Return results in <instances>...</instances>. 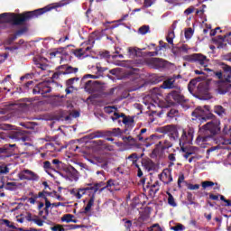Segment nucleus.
<instances>
[{
	"label": "nucleus",
	"instance_id": "5fc2aeb1",
	"mask_svg": "<svg viewBox=\"0 0 231 231\" xmlns=\"http://www.w3.org/2000/svg\"><path fill=\"white\" fill-rule=\"evenodd\" d=\"M35 218V215L30 213V212H27L26 213V216H25V219L26 221H28L29 223H33V219Z\"/></svg>",
	"mask_w": 231,
	"mask_h": 231
},
{
	"label": "nucleus",
	"instance_id": "864d4df0",
	"mask_svg": "<svg viewBox=\"0 0 231 231\" xmlns=\"http://www.w3.org/2000/svg\"><path fill=\"white\" fill-rule=\"evenodd\" d=\"M43 169H49L50 171H55V168L53 165H51V162L50 161H46L43 162Z\"/></svg>",
	"mask_w": 231,
	"mask_h": 231
},
{
	"label": "nucleus",
	"instance_id": "1a4fd4ad",
	"mask_svg": "<svg viewBox=\"0 0 231 231\" xmlns=\"http://www.w3.org/2000/svg\"><path fill=\"white\" fill-rule=\"evenodd\" d=\"M20 180H27V181H39L40 177L37 173L32 171V170H23L18 173Z\"/></svg>",
	"mask_w": 231,
	"mask_h": 231
},
{
	"label": "nucleus",
	"instance_id": "2eb2a0df",
	"mask_svg": "<svg viewBox=\"0 0 231 231\" xmlns=\"http://www.w3.org/2000/svg\"><path fill=\"white\" fill-rule=\"evenodd\" d=\"M145 189L149 190V196L154 197L160 190V181L148 182Z\"/></svg>",
	"mask_w": 231,
	"mask_h": 231
},
{
	"label": "nucleus",
	"instance_id": "4d7b16f0",
	"mask_svg": "<svg viewBox=\"0 0 231 231\" xmlns=\"http://www.w3.org/2000/svg\"><path fill=\"white\" fill-rule=\"evenodd\" d=\"M185 181V175L183 173H180L179 179H178V187L179 189H181V183Z\"/></svg>",
	"mask_w": 231,
	"mask_h": 231
},
{
	"label": "nucleus",
	"instance_id": "de8ad7c7",
	"mask_svg": "<svg viewBox=\"0 0 231 231\" xmlns=\"http://www.w3.org/2000/svg\"><path fill=\"white\" fill-rule=\"evenodd\" d=\"M129 57H138V50L136 48H128Z\"/></svg>",
	"mask_w": 231,
	"mask_h": 231
},
{
	"label": "nucleus",
	"instance_id": "72a5a7b5",
	"mask_svg": "<svg viewBox=\"0 0 231 231\" xmlns=\"http://www.w3.org/2000/svg\"><path fill=\"white\" fill-rule=\"evenodd\" d=\"M73 53L78 59L86 56V51H84V48L76 49L73 51Z\"/></svg>",
	"mask_w": 231,
	"mask_h": 231
},
{
	"label": "nucleus",
	"instance_id": "6e6d98bb",
	"mask_svg": "<svg viewBox=\"0 0 231 231\" xmlns=\"http://www.w3.org/2000/svg\"><path fill=\"white\" fill-rule=\"evenodd\" d=\"M194 34V31H192V28H189L187 31H185L184 35L186 39H190L192 35Z\"/></svg>",
	"mask_w": 231,
	"mask_h": 231
},
{
	"label": "nucleus",
	"instance_id": "774afa93",
	"mask_svg": "<svg viewBox=\"0 0 231 231\" xmlns=\"http://www.w3.org/2000/svg\"><path fill=\"white\" fill-rule=\"evenodd\" d=\"M223 133L224 134H231V125L228 126L226 125L223 128Z\"/></svg>",
	"mask_w": 231,
	"mask_h": 231
},
{
	"label": "nucleus",
	"instance_id": "f257e3e1",
	"mask_svg": "<svg viewBox=\"0 0 231 231\" xmlns=\"http://www.w3.org/2000/svg\"><path fill=\"white\" fill-rule=\"evenodd\" d=\"M191 116L195 120H199V124L211 120L199 127V136L196 139L198 143H205L221 133V121L210 113V106H197Z\"/></svg>",
	"mask_w": 231,
	"mask_h": 231
},
{
	"label": "nucleus",
	"instance_id": "6e6552de",
	"mask_svg": "<svg viewBox=\"0 0 231 231\" xmlns=\"http://www.w3.org/2000/svg\"><path fill=\"white\" fill-rule=\"evenodd\" d=\"M79 68H73L71 66L64 65L60 68V70L56 71L52 75V79H60V75H71L72 73H77Z\"/></svg>",
	"mask_w": 231,
	"mask_h": 231
},
{
	"label": "nucleus",
	"instance_id": "412c9836",
	"mask_svg": "<svg viewBox=\"0 0 231 231\" xmlns=\"http://www.w3.org/2000/svg\"><path fill=\"white\" fill-rule=\"evenodd\" d=\"M65 172L70 178V180H72L74 181L79 180V171H77V169H75V167L69 166V167L65 168Z\"/></svg>",
	"mask_w": 231,
	"mask_h": 231
},
{
	"label": "nucleus",
	"instance_id": "f8f14e48",
	"mask_svg": "<svg viewBox=\"0 0 231 231\" xmlns=\"http://www.w3.org/2000/svg\"><path fill=\"white\" fill-rule=\"evenodd\" d=\"M33 62L37 68L42 69V71H46L48 68H50V65L48 64V59L42 57V56H36L33 58Z\"/></svg>",
	"mask_w": 231,
	"mask_h": 231
},
{
	"label": "nucleus",
	"instance_id": "bb28decb",
	"mask_svg": "<svg viewBox=\"0 0 231 231\" xmlns=\"http://www.w3.org/2000/svg\"><path fill=\"white\" fill-rule=\"evenodd\" d=\"M123 141L125 143H130L131 145H134V147H139L140 144H138V139L134 138L133 136L129 135V136H123Z\"/></svg>",
	"mask_w": 231,
	"mask_h": 231
},
{
	"label": "nucleus",
	"instance_id": "20e7f679",
	"mask_svg": "<svg viewBox=\"0 0 231 231\" xmlns=\"http://www.w3.org/2000/svg\"><path fill=\"white\" fill-rule=\"evenodd\" d=\"M166 102L169 106H176V104H185L187 99L181 94V89L179 88L177 90H172L166 97Z\"/></svg>",
	"mask_w": 231,
	"mask_h": 231
},
{
	"label": "nucleus",
	"instance_id": "a19ab883",
	"mask_svg": "<svg viewBox=\"0 0 231 231\" xmlns=\"http://www.w3.org/2000/svg\"><path fill=\"white\" fill-rule=\"evenodd\" d=\"M205 71H209V73H213V75H215L217 77V79H218L219 80H221V79H223V77H225V75H223L222 71H214L210 69H204Z\"/></svg>",
	"mask_w": 231,
	"mask_h": 231
},
{
	"label": "nucleus",
	"instance_id": "680f3d73",
	"mask_svg": "<svg viewBox=\"0 0 231 231\" xmlns=\"http://www.w3.org/2000/svg\"><path fill=\"white\" fill-rule=\"evenodd\" d=\"M10 172V169L8 166H0V174H8Z\"/></svg>",
	"mask_w": 231,
	"mask_h": 231
},
{
	"label": "nucleus",
	"instance_id": "9b49d317",
	"mask_svg": "<svg viewBox=\"0 0 231 231\" xmlns=\"http://www.w3.org/2000/svg\"><path fill=\"white\" fill-rule=\"evenodd\" d=\"M28 134H32V132L28 130H17L16 132L13 133L12 138L14 140H17L18 142H28L30 140V136Z\"/></svg>",
	"mask_w": 231,
	"mask_h": 231
},
{
	"label": "nucleus",
	"instance_id": "c756f323",
	"mask_svg": "<svg viewBox=\"0 0 231 231\" xmlns=\"http://www.w3.org/2000/svg\"><path fill=\"white\" fill-rule=\"evenodd\" d=\"M201 80V78L199 77L195 79H191L189 81V83L188 84V89L189 91V93H192V91H194V88L196 87V84H198V82H199Z\"/></svg>",
	"mask_w": 231,
	"mask_h": 231
},
{
	"label": "nucleus",
	"instance_id": "7c9ffc66",
	"mask_svg": "<svg viewBox=\"0 0 231 231\" xmlns=\"http://www.w3.org/2000/svg\"><path fill=\"white\" fill-rule=\"evenodd\" d=\"M105 134H113V136H122L124 134V131L120 128H114L112 131H106Z\"/></svg>",
	"mask_w": 231,
	"mask_h": 231
},
{
	"label": "nucleus",
	"instance_id": "a878e982",
	"mask_svg": "<svg viewBox=\"0 0 231 231\" xmlns=\"http://www.w3.org/2000/svg\"><path fill=\"white\" fill-rule=\"evenodd\" d=\"M89 196H90V199H89L87 206L85 207L83 214H88V212H90L91 211V207H93L95 205V196L96 195L93 194V193H90Z\"/></svg>",
	"mask_w": 231,
	"mask_h": 231
},
{
	"label": "nucleus",
	"instance_id": "13d9d810",
	"mask_svg": "<svg viewBox=\"0 0 231 231\" xmlns=\"http://www.w3.org/2000/svg\"><path fill=\"white\" fill-rule=\"evenodd\" d=\"M54 170L55 169H60V163H62L61 162L59 161V159H53L51 162Z\"/></svg>",
	"mask_w": 231,
	"mask_h": 231
},
{
	"label": "nucleus",
	"instance_id": "37998d69",
	"mask_svg": "<svg viewBox=\"0 0 231 231\" xmlns=\"http://www.w3.org/2000/svg\"><path fill=\"white\" fill-rule=\"evenodd\" d=\"M32 223L37 225V226H44V220L41 219V217H39V216H37V215H34V218L32 220Z\"/></svg>",
	"mask_w": 231,
	"mask_h": 231
},
{
	"label": "nucleus",
	"instance_id": "39448f33",
	"mask_svg": "<svg viewBox=\"0 0 231 231\" xmlns=\"http://www.w3.org/2000/svg\"><path fill=\"white\" fill-rule=\"evenodd\" d=\"M184 60H187V62H196V64H199L204 69H207V66H208V59H207V56L199 53H195L191 55H186L183 57Z\"/></svg>",
	"mask_w": 231,
	"mask_h": 231
},
{
	"label": "nucleus",
	"instance_id": "f704fd0d",
	"mask_svg": "<svg viewBox=\"0 0 231 231\" xmlns=\"http://www.w3.org/2000/svg\"><path fill=\"white\" fill-rule=\"evenodd\" d=\"M15 41H17V36L15 34H13L5 41V45L12 46V44H14Z\"/></svg>",
	"mask_w": 231,
	"mask_h": 231
},
{
	"label": "nucleus",
	"instance_id": "aec40b11",
	"mask_svg": "<svg viewBox=\"0 0 231 231\" xmlns=\"http://www.w3.org/2000/svg\"><path fill=\"white\" fill-rule=\"evenodd\" d=\"M213 113L217 115L219 118H225L228 115V111L221 105H216L213 107Z\"/></svg>",
	"mask_w": 231,
	"mask_h": 231
},
{
	"label": "nucleus",
	"instance_id": "473e14b6",
	"mask_svg": "<svg viewBox=\"0 0 231 231\" xmlns=\"http://www.w3.org/2000/svg\"><path fill=\"white\" fill-rule=\"evenodd\" d=\"M20 125L25 129H35V127H37V124L34 122H23L20 123Z\"/></svg>",
	"mask_w": 231,
	"mask_h": 231
},
{
	"label": "nucleus",
	"instance_id": "393cba45",
	"mask_svg": "<svg viewBox=\"0 0 231 231\" xmlns=\"http://www.w3.org/2000/svg\"><path fill=\"white\" fill-rule=\"evenodd\" d=\"M174 82H176V80L174 79H172V78L168 79L163 81L161 88L162 89H174V88H176V86L174 85Z\"/></svg>",
	"mask_w": 231,
	"mask_h": 231
},
{
	"label": "nucleus",
	"instance_id": "f3484780",
	"mask_svg": "<svg viewBox=\"0 0 231 231\" xmlns=\"http://www.w3.org/2000/svg\"><path fill=\"white\" fill-rule=\"evenodd\" d=\"M104 187H106V182L104 181L96 182L94 184L92 183L87 184V188L88 189V191L91 190L94 196H97V192H100V189H104Z\"/></svg>",
	"mask_w": 231,
	"mask_h": 231
},
{
	"label": "nucleus",
	"instance_id": "423d86ee",
	"mask_svg": "<svg viewBox=\"0 0 231 231\" xmlns=\"http://www.w3.org/2000/svg\"><path fill=\"white\" fill-rule=\"evenodd\" d=\"M111 118L113 122L117 121L118 124H122L120 118H123V124H125L126 127H132L134 124V117L126 116L124 113L119 114L118 112H114V116Z\"/></svg>",
	"mask_w": 231,
	"mask_h": 231
},
{
	"label": "nucleus",
	"instance_id": "c85d7f7f",
	"mask_svg": "<svg viewBox=\"0 0 231 231\" xmlns=\"http://www.w3.org/2000/svg\"><path fill=\"white\" fill-rule=\"evenodd\" d=\"M51 58L53 59L55 57H62V55H66V52H64V48H59L55 49L54 51L50 53Z\"/></svg>",
	"mask_w": 231,
	"mask_h": 231
},
{
	"label": "nucleus",
	"instance_id": "e433bc0d",
	"mask_svg": "<svg viewBox=\"0 0 231 231\" xmlns=\"http://www.w3.org/2000/svg\"><path fill=\"white\" fill-rule=\"evenodd\" d=\"M138 153H132L128 156V160L132 161L133 165L138 167Z\"/></svg>",
	"mask_w": 231,
	"mask_h": 231
},
{
	"label": "nucleus",
	"instance_id": "69168bd1",
	"mask_svg": "<svg viewBox=\"0 0 231 231\" xmlns=\"http://www.w3.org/2000/svg\"><path fill=\"white\" fill-rule=\"evenodd\" d=\"M194 10H196V8L194 6H189L188 7L185 11H184V14L186 15H190V14H194Z\"/></svg>",
	"mask_w": 231,
	"mask_h": 231
},
{
	"label": "nucleus",
	"instance_id": "c9c22d12",
	"mask_svg": "<svg viewBox=\"0 0 231 231\" xmlns=\"http://www.w3.org/2000/svg\"><path fill=\"white\" fill-rule=\"evenodd\" d=\"M167 116L169 118H174L176 116H180V111L176 108H171L168 113Z\"/></svg>",
	"mask_w": 231,
	"mask_h": 231
},
{
	"label": "nucleus",
	"instance_id": "c03bdc74",
	"mask_svg": "<svg viewBox=\"0 0 231 231\" xmlns=\"http://www.w3.org/2000/svg\"><path fill=\"white\" fill-rule=\"evenodd\" d=\"M73 217H75V216L71 214H66L61 217V221L65 223H71V221H73Z\"/></svg>",
	"mask_w": 231,
	"mask_h": 231
},
{
	"label": "nucleus",
	"instance_id": "e2e57ef3",
	"mask_svg": "<svg viewBox=\"0 0 231 231\" xmlns=\"http://www.w3.org/2000/svg\"><path fill=\"white\" fill-rule=\"evenodd\" d=\"M50 207H51V202H50V200H46L44 208L46 216L50 214Z\"/></svg>",
	"mask_w": 231,
	"mask_h": 231
},
{
	"label": "nucleus",
	"instance_id": "9d476101",
	"mask_svg": "<svg viewBox=\"0 0 231 231\" xmlns=\"http://www.w3.org/2000/svg\"><path fill=\"white\" fill-rule=\"evenodd\" d=\"M169 61L162 59V58H152L149 61V66L153 69H163V68H167Z\"/></svg>",
	"mask_w": 231,
	"mask_h": 231
},
{
	"label": "nucleus",
	"instance_id": "4468645a",
	"mask_svg": "<svg viewBox=\"0 0 231 231\" xmlns=\"http://www.w3.org/2000/svg\"><path fill=\"white\" fill-rule=\"evenodd\" d=\"M100 88V82L95 80H88L85 83V90L88 93H97Z\"/></svg>",
	"mask_w": 231,
	"mask_h": 231
},
{
	"label": "nucleus",
	"instance_id": "09e8293b",
	"mask_svg": "<svg viewBox=\"0 0 231 231\" xmlns=\"http://www.w3.org/2000/svg\"><path fill=\"white\" fill-rule=\"evenodd\" d=\"M168 204L171 205V207H176L177 205L174 197L171 193H168Z\"/></svg>",
	"mask_w": 231,
	"mask_h": 231
},
{
	"label": "nucleus",
	"instance_id": "338daca9",
	"mask_svg": "<svg viewBox=\"0 0 231 231\" xmlns=\"http://www.w3.org/2000/svg\"><path fill=\"white\" fill-rule=\"evenodd\" d=\"M52 231H64V226L56 225L51 227Z\"/></svg>",
	"mask_w": 231,
	"mask_h": 231
},
{
	"label": "nucleus",
	"instance_id": "a211bd4d",
	"mask_svg": "<svg viewBox=\"0 0 231 231\" xmlns=\"http://www.w3.org/2000/svg\"><path fill=\"white\" fill-rule=\"evenodd\" d=\"M177 26H178V21H174L166 36L167 42L169 44H171L172 46H174V37H176V34L174 33V30L177 28Z\"/></svg>",
	"mask_w": 231,
	"mask_h": 231
},
{
	"label": "nucleus",
	"instance_id": "7ed1b4c3",
	"mask_svg": "<svg viewBox=\"0 0 231 231\" xmlns=\"http://www.w3.org/2000/svg\"><path fill=\"white\" fill-rule=\"evenodd\" d=\"M218 66L224 71L225 82L218 86L217 93L219 95H226V93H231V66L225 62L218 63Z\"/></svg>",
	"mask_w": 231,
	"mask_h": 231
},
{
	"label": "nucleus",
	"instance_id": "79ce46f5",
	"mask_svg": "<svg viewBox=\"0 0 231 231\" xmlns=\"http://www.w3.org/2000/svg\"><path fill=\"white\" fill-rule=\"evenodd\" d=\"M45 149L47 152H55V151H57V149L55 148V144H53V143H47L45 144Z\"/></svg>",
	"mask_w": 231,
	"mask_h": 231
},
{
	"label": "nucleus",
	"instance_id": "2f4dec72",
	"mask_svg": "<svg viewBox=\"0 0 231 231\" xmlns=\"http://www.w3.org/2000/svg\"><path fill=\"white\" fill-rule=\"evenodd\" d=\"M48 196H51V193H50L46 190H43L42 192H39L37 195H34V198H35V199L42 198V199H45V203H46V201H49Z\"/></svg>",
	"mask_w": 231,
	"mask_h": 231
},
{
	"label": "nucleus",
	"instance_id": "0e129e2a",
	"mask_svg": "<svg viewBox=\"0 0 231 231\" xmlns=\"http://www.w3.org/2000/svg\"><path fill=\"white\" fill-rule=\"evenodd\" d=\"M118 108L116 106H106L105 107V112H106L108 115H111L113 111H116Z\"/></svg>",
	"mask_w": 231,
	"mask_h": 231
},
{
	"label": "nucleus",
	"instance_id": "5701e85b",
	"mask_svg": "<svg viewBox=\"0 0 231 231\" xmlns=\"http://www.w3.org/2000/svg\"><path fill=\"white\" fill-rule=\"evenodd\" d=\"M152 208L151 207L144 208L143 211L141 213L140 217H138L139 223H143V221H147L151 216V212Z\"/></svg>",
	"mask_w": 231,
	"mask_h": 231
},
{
	"label": "nucleus",
	"instance_id": "dca6fc26",
	"mask_svg": "<svg viewBox=\"0 0 231 231\" xmlns=\"http://www.w3.org/2000/svg\"><path fill=\"white\" fill-rule=\"evenodd\" d=\"M159 180L164 183V185H169V183H172V174L171 173V170L166 169L159 174Z\"/></svg>",
	"mask_w": 231,
	"mask_h": 231
},
{
	"label": "nucleus",
	"instance_id": "f03ea898",
	"mask_svg": "<svg viewBox=\"0 0 231 231\" xmlns=\"http://www.w3.org/2000/svg\"><path fill=\"white\" fill-rule=\"evenodd\" d=\"M163 134H168L171 142H178L182 152H185V145L189 143L192 145V141L194 140V128L188 126V128L182 130L181 137L180 138V133L178 128L174 125H168L162 127Z\"/></svg>",
	"mask_w": 231,
	"mask_h": 231
},
{
	"label": "nucleus",
	"instance_id": "6ab92c4d",
	"mask_svg": "<svg viewBox=\"0 0 231 231\" xmlns=\"http://www.w3.org/2000/svg\"><path fill=\"white\" fill-rule=\"evenodd\" d=\"M89 191V188L85 187V188H79V189H72L70 190L71 196H74L76 199H82V196L86 195L87 192Z\"/></svg>",
	"mask_w": 231,
	"mask_h": 231
},
{
	"label": "nucleus",
	"instance_id": "ddd939ff",
	"mask_svg": "<svg viewBox=\"0 0 231 231\" xmlns=\"http://www.w3.org/2000/svg\"><path fill=\"white\" fill-rule=\"evenodd\" d=\"M120 184L116 180L110 179L106 181V184L105 187L101 188L99 189V192H104L106 189L109 190V192H115V190H120Z\"/></svg>",
	"mask_w": 231,
	"mask_h": 231
},
{
	"label": "nucleus",
	"instance_id": "8fccbe9b",
	"mask_svg": "<svg viewBox=\"0 0 231 231\" xmlns=\"http://www.w3.org/2000/svg\"><path fill=\"white\" fill-rule=\"evenodd\" d=\"M28 32V27H23L20 30L16 31L14 35L16 37H21V35H23V33H26Z\"/></svg>",
	"mask_w": 231,
	"mask_h": 231
},
{
	"label": "nucleus",
	"instance_id": "58836bf2",
	"mask_svg": "<svg viewBox=\"0 0 231 231\" xmlns=\"http://www.w3.org/2000/svg\"><path fill=\"white\" fill-rule=\"evenodd\" d=\"M146 139H147L146 147H151V145L154 143V140H158V135L152 134L149 137H146Z\"/></svg>",
	"mask_w": 231,
	"mask_h": 231
},
{
	"label": "nucleus",
	"instance_id": "0eeeda50",
	"mask_svg": "<svg viewBox=\"0 0 231 231\" xmlns=\"http://www.w3.org/2000/svg\"><path fill=\"white\" fill-rule=\"evenodd\" d=\"M32 93L33 95H48V93H51V87H50V83L43 81L33 88Z\"/></svg>",
	"mask_w": 231,
	"mask_h": 231
},
{
	"label": "nucleus",
	"instance_id": "052dcab7",
	"mask_svg": "<svg viewBox=\"0 0 231 231\" xmlns=\"http://www.w3.org/2000/svg\"><path fill=\"white\" fill-rule=\"evenodd\" d=\"M5 50H7V51H17V50H19V45L15 43L13 46L5 47Z\"/></svg>",
	"mask_w": 231,
	"mask_h": 231
},
{
	"label": "nucleus",
	"instance_id": "ea45409f",
	"mask_svg": "<svg viewBox=\"0 0 231 231\" xmlns=\"http://www.w3.org/2000/svg\"><path fill=\"white\" fill-rule=\"evenodd\" d=\"M138 32L141 35H146V33L151 32V27L149 25H143L139 28Z\"/></svg>",
	"mask_w": 231,
	"mask_h": 231
},
{
	"label": "nucleus",
	"instance_id": "4c0bfd02",
	"mask_svg": "<svg viewBox=\"0 0 231 231\" xmlns=\"http://www.w3.org/2000/svg\"><path fill=\"white\" fill-rule=\"evenodd\" d=\"M106 132H102V131H97L94 132L90 134V138L95 139V138H104V136H106Z\"/></svg>",
	"mask_w": 231,
	"mask_h": 231
},
{
	"label": "nucleus",
	"instance_id": "3c124183",
	"mask_svg": "<svg viewBox=\"0 0 231 231\" xmlns=\"http://www.w3.org/2000/svg\"><path fill=\"white\" fill-rule=\"evenodd\" d=\"M75 80H79V78H71V79H69L65 85L66 87H69V88H73V84H75Z\"/></svg>",
	"mask_w": 231,
	"mask_h": 231
},
{
	"label": "nucleus",
	"instance_id": "cd10ccee",
	"mask_svg": "<svg viewBox=\"0 0 231 231\" xmlns=\"http://www.w3.org/2000/svg\"><path fill=\"white\" fill-rule=\"evenodd\" d=\"M145 133H147V128L141 129L139 134H137V140L139 142H143V143H147V136H145Z\"/></svg>",
	"mask_w": 231,
	"mask_h": 231
},
{
	"label": "nucleus",
	"instance_id": "bf43d9fd",
	"mask_svg": "<svg viewBox=\"0 0 231 231\" xmlns=\"http://www.w3.org/2000/svg\"><path fill=\"white\" fill-rule=\"evenodd\" d=\"M174 231H183L185 230V226L182 224H178L177 226H174L171 227Z\"/></svg>",
	"mask_w": 231,
	"mask_h": 231
},
{
	"label": "nucleus",
	"instance_id": "603ef678",
	"mask_svg": "<svg viewBox=\"0 0 231 231\" xmlns=\"http://www.w3.org/2000/svg\"><path fill=\"white\" fill-rule=\"evenodd\" d=\"M2 221H3L4 225L8 226V228H13V230H17V227L14 224H11L10 220L3 219Z\"/></svg>",
	"mask_w": 231,
	"mask_h": 231
},
{
	"label": "nucleus",
	"instance_id": "49530a36",
	"mask_svg": "<svg viewBox=\"0 0 231 231\" xmlns=\"http://www.w3.org/2000/svg\"><path fill=\"white\" fill-rule=\"evenodd\" d=\"M214 185H216V182H212L210 180H205V181H202V183H201V187L204 189H208L209 187H214Z\"/></svg>",
	"mask_w": 231,
	"mask_h": 231
},
{
	"label": "nucleus",
	"instance_id": "4be33fe9",
	"mask_svg": "<svg viewBox=\"0 0 231 231\" xmlns=\"http://www.w3.org/2000/svg\"><path fill=\"white\" fill-rule=\"evenodd\" d=\"M142 165L146 171H148V172H151V171H154V169H156V164L149 158L143 159Z\"/></svg>",
	"mask_w": 231,
	"mask_h": 231
},
{
	"label": "nucleus",
	"instance_id": "b1692460",
	"mask_svg": "<svg viewBox=\"0 0 231 231\" xmlns=\"http://www.w3.org/2000/svg\"><path fill=\"white\" fill-rule=\"evenodd\" d=\"M26 102H29L27 99H23V101H19L18 103L12 104L11 106L14 107V109H17L18 111H26L28 109V104Z\"/></svg>",
	"mask_w": 231,
	"mask_h": 231
},
{
	"label": "nucleus",
	"instance_id": "a18cd8bd",
	"mask_svg": "<svg viewBox=\"0 0 231 231\" xmlns=\"http://www.w3.org/2000/svg\"><path fill=\"white\" fill-rule=\"evenodd\" d=\"M15 187H17V183L7 182L5 186V190H15Z\"/></svg>",
	"mask_w": 231,
	"mask_h": 231
}]
</instances>
